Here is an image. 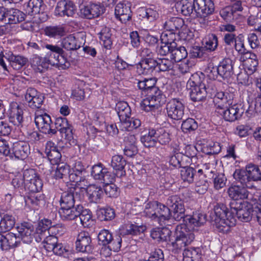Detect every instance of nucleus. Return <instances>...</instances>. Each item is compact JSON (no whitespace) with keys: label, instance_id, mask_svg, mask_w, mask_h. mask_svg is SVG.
<instances>
[{"label":"nucleus","instance_id":"obj_1","mask_svg":"<svg viewBox=\"0 0 261 261\" xmlns=\"http://www.w3.org/2000/svg\"><path fill=\"white\" fill-rule=\"evenodd\" d=\"M214 214L211 216L214 225L220 231H227L228 228L236 225V220L232 215V208L230 212L223 204H218L214 208Z\"/></svg>","mask_w":261,"mask_h":261},{"label":"nucleus","instance_id":"obj_2","mask_svg":"<svg viewBox=\"0 0 261 261\" xmlns=\"http://www.w3.org/2000/svg\"><path fill=\"white\" fill-rule=\"evenodd\" d=\"M233 176L241 185L252 189L255 187L254 181L261 180V169L257 165L249 164L246 166L245 170H236Z\"/></svg>","mask_w":261,"mask_h":261},{"label":"nucleus","instance_id":"obj_3","mask_svg":"<svg viewBox=\"0 0 261 261\" xmlns=\"http://www.w3.org/2000/svg\"><path fill=\"white\" fill-rule=\"evenodd\" d=\"M204 81V75L201 73L193 74L190 79L188 85L190 98H205L207 93Z\"/></svg>","mask_w":261,"mask_h":261},{"label":"nucleus","instance_id":"obj_4","mask_svg":"<svg viewBox=\"0 0 261 261\" xmlns=\"http://www.w3.org/2000/svg\"><path fill=\"white\" fill-rule=\"evenodd\" d=\"M230 207L232 208V215L234 217L236 215L242 221L248 222L252 216H254L252 204L246 202L233 201L230 203Z\"/></svg>","mask_w":261,"mask_h":261},{"label":"nucleus","instance_id":"obj_5","mask_svg":"<svg viewBox=\"0 0 261 261\" xmlns=\"http://www.w3.org/2000/svg\"><path fill=\"white\" fill-rule=\"evenodd\" d=\"M176 233L175 240L171 243V245L173 247L176 249H181L191 244L195 238V235L193 231L188 229L185 225L178 226Z\"/></svg>","mask_w":261,"mask_h":261},{"label":"nucleus","instance_id":"obj_6","mask_svg":"<svg viewBox=\"0 0 261 261\" xmlns=\"http://www.w3.org/2000/svg\"><path fill=\"white\" fill-rule=\"evenodd\" d=\"M35 122L39 130L44 134L54 135L57 133L50 116L46 113H36Z\"/></svg>","mask_w":261,"mask_h":261},{"label":"nucleus","instance_id":"obj_7","mask_svg":"<svg viewBox=\"0 0 261 261\" xmlns=\"http://www.w3.org/2000/svg\"><path fill=\"white\" fill-rule=\"evenodd\" d=\"M167 205L170 207L171 211H172L173 219L180 221L185 219V208L183 201L177 196H170L167 200Z\"/></svg>","mask_w":261,"mask_h":261},{"label":"nucleus","instance_id":"obj_8","mask_svg":"<svg viewBox=\"0 0 261 261\" xmlns=\"http://www.w3.org/2000/svg\"><path fill=\"white\" fill-rule=\"evenodd\" d=\"M30 153V146L29 144L23 141H18L13 144L10 150L9 156L18 159L23 160L27 158Z\"/></svg>","mask_w":261,"mask_h":261},{"label":"nucleus","instance_id":"obj_9","mask_svg":"<svg viewBox=\"0 0 261 261\" xmlns=\"http://www.w3.org/2000/svg\"><path fill=\"white\" fill-rule=\"evenodd\" d=\"M168 116L172 119L179 120L184 115L183 106L177 99H171L166 107Z\"/></svg>","mask_w":261,"mask_h":261},{"label":"nucleus","instance_id":"obj_10","mask_svg":"<svg viewBox=\"0 0 261 261\" xmlns=\"http://www.w3.org/2000/svg\"><path fill=\"white\" fill-rule=\"evenodd\" d=\"M76 249L81 252L89 253L92 251L91 239L88 232L82 231L77 236L75 242Z\"/></svg>","mask_w":261,"mask_h":261},{"label":"nucleus","instance_id":"obj_11","mask_svg":"<svg viewBox=\"0 0 261 261\" xmlns=\"http://www.w3.org/2000/svg\"><path fill=\"white\" fill-rule=\"evenodd\" d=\"M197 16H209L214 11V4L211 0H194Z\"/></svg>","mask_w":261,"mask_h":261},{"label":"nucleus","instance_id":"obj_12","mask_svg":"<svg viewBox=\"0 0 261 261\" xmlns=\"http://www.w3.org/2000/svg\"><path fill=\"white\" fill-rule=\"evenodd\" d=\"M76 11V7L71 1H61L57 3L55 14L60 16H72Z\"/></svg>","mask_w":261,"mask_h":261},{"label":"nucleus","instance_id":"obj_13","mask_svg":"<svg viewBox=\"0 0 261 261\" xmlns=\"http://www.w3.org/2000/svg\"><path fill=\"white\" fill-rule=\"evenodd\" d=\"M55 129L60 131L65 139L70 140L72 138V130L69 124L67 119L65 117L57 118L55 122Z\"/></svg>","mask_w":261,"mask_h":261},{"label":"nucleus","instance_id":"obj_14","mask_svg":"<svg viewBox=\"0 0 261 261\" xmlns=\"http://www.w3.org/2000/svg\"><path fill=\"white\" fill-rule=\"evenodd\" d=\"M168 36L166 33H162L161 36V43L157 52L161 56H166L169 53L171 54V50L176 47V43L172 38H168Z\"/></svg>","mask_w":261,"mask_h":261},{"label":"nucleus","instance_id":"obj_15","mask_svg":"<svg viewBox=\"0 0 261 261\" xmlns=\"http://www.w3.org/2000/svg\"><path fill=\"white\" fill-rule=\"evenodd\" d=\"M132 11L129 4L119 3L115 9L116 17L121 22L126 23L132 17Z\"/></svg>","mask_w":261,"mask_h":261},{"label":"nucleus","instance_id":"obj_16","mask_svg":"<svg viewBox=\"0 0 261 261\" xmlns=\"http://www.w3.org/2000/svg\"><path fill=\"white\" fill-rule=\"evenodd\" d=\"M20 239L24 243H31L34 238V227L32 225L24 223L17 227Z\"/></svg>","mask_w":261,"mask_h":261},{"label":"nucleus","instance_id":"obj_17","mask_svg":"<svg viewBox=\"0 0 261 261\" xmlns=\"http://www.w3.org/2000/svg\"><path fill=\"white\" fill-rule=\"evenodd\" d=\"M23 110L17 103L12 102L10 104L9 121L14 125H21L23 121Z\"/></svg>","mask_w":261,"mask_h":261},{"label":"nucleus","instance_id":"obj_18","mask_svg":"<svg viewBox=\"0 0 261 261\" xmlns=\"http://www.w3.org/2000/svg\"><path fill=\"white\" fill-rule=\"evenodd\" d=\"M84 43L85 40L82 37H75L72 35L64 38L62 41V47L68 50H76Z\"/></svg>","mask_w":261,"mask_h":261},{"label":"nucleus","instance_id":"obj_19","mask_svg":"<svg viewBox=\"0 0 261 261\" xmlns=\"http://www.w3.org/2000/svg\"><path fill=\"white\" fill-rule=\"evenodd\" d=\"M83 206L77 204L76 207H61L59 210V214L61 218L64 221H71L78 218L80 211L82 210Z\"/></svg>","mask_w":261,"mask_h":261},{"label":"nucleus","instance_id":"obj_20","mask_svg":"<svg viewBox=\"0 0 261 261\" xmlns=\"http://www.w3.org/2000/svg\"><path fill=\"white\" fill-rule=\"evenodd\" d=\"M64 54L46 53L45 56V60L48 62L49 64L62 69L68 67L69 63L66 61V59L63 56Z\"/></svg>","mask_w":261,"mask_h":261},{"label":"nucleus","instance_id":"obj_21","mask_svg":"<svg viewBox=\"0 0 261 261\" xmlns=\"http://www.w3.org/2000/svg\"><path fill=\"white\" fill-rule=\"evenodd\" d=\"M156 67V61L153 58L143 59L137 65V72L139 74L151 73Z\"/></svg>","mask_w":261,"mask_h":261},{"label":"nucleus","instance_id":"obj_22","mask_svg":"<svg viewBox=\"0 0 261 261\" xmlns=\"http://www.w3.org/2000/svg\"><path fill=\"white\" fill-rule=\"evenodd\" d=\"M186 222L185 225L194 229L195 227H199L203 225L206 221V216L200 213L196 212L192 216H186L182 220Z\"/></svg>","mask_w":261,"mask_h":261},{"label":"nucleus","instance_id":"obj_23","mask_svg":"<svg viewBox=\"0 0 261 261\" xmlns=\"http://www.w3.org/2000/svg\"><path fill=\"white\" fill-rule=\"evenodd\" d=\"M184 20L181 18L172 17L165 22L164 26L166 31L170 32L169 36L172 38L175 36V32L184 26Z\"/></svg>","mask_w":261,"mask_h":261},{"label":"nucleus","instance_id":"obj_24","mask_svg":"<svg viewBox=\"0 0 261 261\" xmlns=\"http://www.w3.org/2000/svg\"><path fill=\"white\" fill-rule=\"evenodd\" d=\"M233 186L230 187L227 191L229 196L236 201L239 199H244L248 198V192L245 186Z\"/></svg>","mask_w":261,"mask_h":261},{"label":"nucleus","instance_id":"obj_25","mask_svg":"<svg viewBox=\"0 0 261 261\" xmlns=\"http://www.w3.org/2000/svg\"><path fill=\"white\" fill-rule=\"evenodd\" d=\"M218 67L220 77L223 79L229 78L233 73L232 61L229 58L224 59L220 62Z\"/></svg>","mask_w":261,"mask_h":261},{"label":"nucleus","instance_id":"obj_26","mask_svg":"<svg viewBox=\"0 0 261 261\" xmlns=\"http://www.w3.org/2000/svg\"><path fill=\"white\" fill-rule=\"evenodd\" d=\"M87 193L91 202L98 203L103 195V190L100 187L91 185L87 188Z\"/></svg>","mask_w":261,"mask_h":261},{"label":"nucleus","instance_id":"obj_27","mask_svg":"<svg viewBox=\"0 0 261 261\" xmlns=\"http://www.w3.org/2000/svg\"><path fill=\"white\" fill-rule=\"evenodd\" d=\"M6 58L9 61L11 66L15 70L21 69L28 62V59L25 57L15 55L12 53L8 54Z\"/></svg>","mask_w":261,"mask_h":261},{"label":"nucleus","instance_id":"obj_28","mask_svg":"<svg viewBox=\"0 0 261 261\" xmlns=\"http://www.w3.org/2000/svg\"><path fill=\"white\" fill-rule=\"evenodd\" d=\"M6 14L8 23L11 25L23 21L25 17L24 13L18 9H15L7 10Z\"/></svg>","mask_w":261,"mask_h":261},{"label":"nucleus","instance_id":"obj_29","mask_svg":"<svg viewBox=\"0 0 261 261\" xmlns=\"http://www.w3.org/2000/svg\"><path fill=\"white\" fill-rule=\"evenodd\" d=\"M242 112L239 108L237 105L229 107L223 112L224 119L228 121H234L240 118Z\"/></svg>","mask_w":261,"mask_h":261},{"label":"nucleus","instance_id":"obj_30","mask_svg":"<svg viewBox=\"0 0 261 261\" xmlns=\"http://www.w3.org/2000/svg\"><path fill=\"white\" fill-rule=\"evenodd\" d=\"M151 135H155L156 140L162 145L168 144L171 140L169 132L164 128H160L157 130L151 129Z\"/></svg>","mask_w":261,"mask_h":261},{"label":"nucleus","instance_id":"obj_31","mask_svg":"<svg viewBox=\"0 0 261 261\" xmlns=\"http://www.w3.org/2000/svg\"><path fill=\"white\" fill-rule=\"evenodd\" d=\"M36 241L38 242L41 241L42 239L43 247L48 252H51V250L54 249V247L58 242V238L54 236H41L36 237Z\"/></svg>","mask_w":261,"mask_h":261},{"label":"nucleus","instance_id":"obj_32","mask_svg":"<svg viewBox=\"0 0 261 261\" xmlns=\"http://www.w3.org/2000/svg\"><path fill=\"white\" fill-rule=\"evenodd\" d=\"M177 11L180 12L184 15L188 16L192 13L193 10H195L194 2L192 4L187 0H181L175 4Z\"/></svg>","mask_w":261,"mask_h":261},{"label":"nucleus","instance_id":"obj_33","mask_svg":"<svg viewBox=\"0 0 261 261\" xmlns=\"http://www.w3.org/2000/svg\"><path fill=\"white\" fill-rule=\"evenodd\" d=\"M116 110L117 112L120 122L125 121L130 114V109L127 103L124 101H120L116 103Z\"/></svg>","mask_w":261,"mask_h":261},{"label":"nucleus","instance_id":"obj_34","mask_svg":"<svg viewBox=\"0 0 261 261\" xmlns=\"http://www.w3.org/2000/svg\"><path fill=\"white\" fill-rule=\"evenodd\" d=\"M164 102L160 100V99H143L140 104L143 110L149 112L158 109Z\"/></svg>","mask_w":261,"mask_h":261},{"label":"nucleus","instance_id":"obj_35","mask_svg":"<svg viewBox=\"0 0 261 261\" xmlns=\"http://www.w3.org/2000/svg\"><path fill=\"white\" fill-rule=\"evenodd\" d=\"M32 66L34 70L37 72H42L49 65L48 62L45 60V57L42 58L41 57L35 55L32 60Z\"/></svg>","mask_w":261,"mask_h":261},{"label":"nucleus","instance_id":"obj_36","mask_svg":"<svg viewBox=\"0 0 261 261\" xmlns=\"http://www.w3.org/2000/svg\"><path fill=\"white\" fill-rule=\"evenodd\" d=\"M15 224V219L12 216L5 215L0 222V233L10 230Z\"/></svg>","mask_w":261,"mask_h":261},{"label":"nucleus","instance_id":"obj_37","mask_svg":"<svg viewBox=\"0 0 261 261\" xmlns=\"http://www.w3.org/2000/svg\"><path fill=\"white\" fill-rule=\"evenodd\" d=\"M199 248H188L183 252V261H199L201 254Z\"/></svg>","mask_w":261,"mask_h":261},{"label":"nucleus","instance_id":"obj_38","mask_svg":"<svg viewBox=\"0 0 261 261\" xmlns=\"http://www.w3.org/2000/svg\"><path fill=\"white\" fill-rule=\"evenodd\" d=\"M76 199L73 193L64 192L60 199L61 207H71L74 206Z\"/></svg>","mask_w":261,"mask_h":261},{"label":"nucleus","instance_id":"obj_39","mask_svg":"<svg viewBox=\"0 0 261 261\" xmlns=\"http://www.w3.org/2000/svg\"><path fill=\"white\" fill-rule=\"evenodd\" d=\"M125 165V161L121 155H115L112 156L111 166L114 169L121 171L120 176L125 173V171L123 170Z\"/></svg>","mask_w":261,"mask_h":261},{"label":"nucleus","instance_id":"obj_40","mask_svg":"<svg viewBox=\"0 0 261 261\" xmlns=\"http://www.w3.org/2000/svg\"><path fill=\"white\" fill-rule=\"evenodd\" d=\"M43 2L42 0H30L26 10L29 14L33 15L40 13Z\"/></svg>","mask_w":261,"mask_h":261},{"label":"nucleus","instance_id":"obj_41","mask_svg":"<svg viewBox=\"0 0 261 261\" xmlns=\"http://www.w3.org/2000/svg\"><path fill=\"white\" fill-rule=\"evenodd\" d=\"M57 165L55 173V177L58 179H67L70 169L68 165L64 163H59Z\"/></svg>","mask_w":261,"mask_h":261},{"label":"nucleus","instance_id":"obj_42","mask_svg":"<svg viewBox=\"0 0 261 261\" xmlns=\"http://www.w3.org/2000/svg\"><path fill=\"white\" fill-rule=\"evenodd\" d=\"M196 170L191 167H185L180 170L181 178L184 182L192 183L194 180V176Z\"/></svg>","mask_w":261,"mask_h":261},{"label":"nucleus","instance_id":"obj_43","mask_svg":"<svg viewBox=\"0 0 261 261\" xmlns=\"http://www.w3.org/2000/svg\"><path fill=\"white\" fill-rule=\"evenodd\" d=\"M122 129H124L126 130H130L133 128H137L141 125V121L140 119L134 118H130L129 115L127 117L125 121L121 122Z\"/></svg>","mask_w":261,"mask_h":261},{"label":"nucleus","instance_id":"obj_44","mask_svg":"<svg viewBox=\"0 0 261 261\" xmlns=\"http://www.w3.org/2000/svg\"><path fill=\"white\" fill-rule=\"evenodd\" d=\"M188 53L186 48L184 46L179 47H175L171 50L172 60L177 62L181 61L182 59L186 58Z\"/></svg>","mask_w":261,"mask_h":261},{"label":"nucleus","instance_id":"obj_45","mask_svg":"<svg viewBox=\"0 0 261 261\" xmlns=\"http://www.w3.org/2000/svg\"><path fill=\"white\" fill-rule=\"evenodd\" d=\"M159 203L157 201H152L147 203L144 211L146 216L155 219L156 218V212L158 208Z\"/></svg>","mask_w":261,"mask_h":261},{"label":"nucleus","instance_id":"obj_46","mask_svg":"<svg viewBox=\"0 0 261 261\" xmlns=\"http://www.w3.org/2000/svg\"><path fill=\"white\" fill-rule=\"evenodd\" d=\"M156 214V218H158L160 220H169L171 216L170 208L159 203Z\"/></svg>","mask_w":261,"mask_h":261},{"label":"nucleus","instance_id":"obj_47","mask_svg":"<svg viewBox=\"0 0 261 261\" xmlns=\"http://www.w3.org/2000/svg\"><path fill=\"white\" fill-rule=\"evenodd\" d=\"M156 81L155 78L145 79L138 82V86L140 89L142 90V93L144 94L146 91L155 86Z\"/></svg>","mask_w":261,"mask_h":261},{"label":"nucleus","instance_id":"obj_48","mask_svg":"<svg viewBox=\"0 0 261 261\" xmlns=\"http://www.w3.org/2000/svg\"><path fill=\"white\" fill-rule=\"evenodd\" d=\"M156 61L158 66L161 71H167L172 69L174 62L172 60L167 58H158Z\"/></svg>","mask_w":261,"mask_h":261},{"label":"nucleus","instance_id":"obj_49","mask_svg":"<svg viewBox=\"0 0 261 261\" xmlns=\"http://www.w3.org/2000/svg\"><path fill=\"white\" fill-rule=\"evenodd\" d=\"M79 217L81 224L85 227H88L92 223L91 213L88 210H83L80 211Z\"/></svg>","mask_w":261,"mask_h":261},{"label":"nucleus","instance_id":"obj_50","mask_svg":"<svg viewBox=\"0 0 261 261\" xmlns=\"http://www.w3.org/2000/svg\"><path fill=\"white\" fill-rule=\"evenodd\" d=\"M140 12V16L146 18L149 21H153L159 17L157 11L152 8H142Z\"/></svg>","mask_w":261,"mask_h":261},{"label":"nucleus","instance_id":"obj_51","mask_svg":"<svg viewBox=\"0 0 261 261\" xmlns=\"http://www.w3.org/2000/svg\"><path fill=\"white\" fill-rule=\"evenodd\" d=\"M45 34L50 37L63 36L64 34V30L60 26H49L44 29Z\"/></svg>","mask_w":261,"mask_h":261},{"label":"nucleus","instance_id":"obj_52","mask_svg":"<svg viewBox=\"0 0 261 261\" xmlns=\"http://www.w3.org/2000/svg\"><path fill=\"white\" fill-rule=\"evenodd\" d=\"M99 39L103 42V44L107 48H110L112 44L111 38V34L109 32V28L103 29L99 33Z\"/></svg>","mask_w":261,"mask_h":261},{"label":"nucleus","instance_id":"obj_53","mask_svg":"<svg viewBox=\"0 0 261 261\" xmlns=\"http://www.w3.org/2000/svg\"><path fill=\"white\" fill-rule=\"evenodd\" d=\"M218 66H214L213 64L209 63L205 69V72L208 78L213 80H221L220 72L218 71Z\"/></svg>","mask_w":261,"mask_h":261},{"label":"nucleus","instance_id":"obj_54","mask_svg":"<svg viewBox=\"0 0 261 261\" xmlns=\"http://www.w3.org/2000/svg\"><path fill=\"white\" fill-rule=\"evenodd\" d=\"M43 184L40 178H37L35 180L27 183L24 185L25 188L30 192H39L42 189Z\"/></svg>","mask_w":261,"mask_h":261},{"label":"nucleus","instance_id":"obj_55","mask_svg":"<svg viewBox=\"0 0 261 261\" xmlns=\"http://www.w3.org/2000/svg\"><path fill=\"white\" fill-rule=\"evenodd\" d=\"M208 183L203 176H200L199 179L196 181L195 190L200 194L205 193L208 189Z\"/></svg>","mask_w":261,"mask_h":261},{"label":"nucleus","instance_id":"obj_56","mask_svg":"<svg viewBox=\"0 0 261 261\" xmlns=\"http://www.w3.org/2000/svg\"><path fill=\"white\" fill-rule=\"evenodd\" d=\"M105 169L106 168H103L102 165L100 163L95 165L92 167L91 174L94 179L100 181L104 173Z\"/></svg>","mask_w":261,"mask_h":261},{"label":"nucleus","instance_id":"obj_57","mask_svg":"<svg viewBox=\"0 0 261 261\" xmlns=\"http://www.w3.org/2000/svg\"><path fill=\"white\" fill-rule=\"evenodd\" d=\"M197 128V124L194 119L188 118L184 121L181 125L182 131L186 133L195 130Z\"/></svg>","mask_w":261,"mask_h":261},{"label":"nucleus","instance_id":"obj_58","mask_svg":"<svg viewBox=\"0 0 261 261\" xmlns=\"http://www.w3.org/2000/svg\"><path fill=\"white\" fill-rule=\"evenodd\" d=\"M112 233L107 229L101 230L98 236L99 242L103 246L107 245L110 241H112Z\"/></svg>","mask_w":261,"mask_h":261},{"label":"nucleus","instance_id":"obj_59","mask_svg":"<svg viewBox=\"0 0 261 261\" xmlns=\"http://www.w3.org/2000/svg\"><path fill=\"white\" fill-rule=\"evenodd\" d=\"M141 141L145 146L150 147L155 145L156 140L155 135H151V129H149L147 135L141 138Z\"/></svg>","mask_w":261,"mask_h":261},{"label":"nucleus","instance_id":"obj_60","mask_svg":"<svg viewBox=\"0 0 261 261\" xmlns=\"http://www.w3.org/2000/svg\"><path fill=\"white\" fill-rule=\"evenodd\" d=\"M218 46V38L216 35L210 34L206 39L205 47L211 51L215 50Z\"/></svg>","mask_w":261,"mask_h":261},{"label":"nucleus","instance_id":"obj_61","mask_svg":"<svg viewBox=\"0 0 261 261\" xmlns=\"http://www.w3.org/2000/svg\"><path fill=\"white\" fill-rule=\"evenodd\" d=\"M50 224V222L47 220H45L44 222L40 223L36 230L37 235L40 237V235L46 236L49 234L48 229Z\"/></svg>","mask_w":261,"mask_h":261},{"label":"nucleus","instance_id":"obj_62","mask_svg":"<svg viewBox=\"0 0 261 261\" xmlns=\"http://www.w3.org/2000/svg\"><path fill=\"white\" fill-rule=\"evenodd\" d=\"M37 178H39L36 171L33 169H30L24 170L23 174V179L24 185L35 180Z\"/></svg>","mask_w":261,"mask_h":261},{"label":"nucleus","instance_id":"obj_63","mask_svg":"<svg viewBox=\"0 0 261 261\" xmlns=\"http://www.w3.org/2000/svg\"><path fill=\"white\" fill-rule=\"evenodd\" d=\"M28 199L32 204L39 205L43 202L44 197L43 195L41 193H39V192H31V194L28 197Z\"/></svg>","mask_w":261,"mask_h":261},{"label":"nucleus","instance_id":"obj_64","mask_svg":"<svg viewBox=\"0 0 261 261\" xmlns=\"http://www.w3.org/2000/svg\"><path fill=\"white\" fill-rule=\"evenodd\" d=\"M104 191L106 194L109 197H116L118 194L117 186L112 183L105 185Z\"/></svg>","mask_w":261,"mask_h":261}]
</instances>
